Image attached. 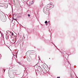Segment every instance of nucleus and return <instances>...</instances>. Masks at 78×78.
<instances>
[{
	"label": "nucleus",
	"mask_w": 78,
	"mask_h": 78,
	"mask_svg": "<svg viewBox=\"0 0 78 78\" xmlns=\"http://www.w3.org/2000/svg\"><path fill=\"white\" fill-rule=\"evenodd\" d=\"M18 63H19V64H20V65H21V66H23V67H24V66L22 65V64L21 63H20V62H18Z\"/></svg>",
	"instance_id": "20e7f679"
},
{
	"label": "nucleus",
	"mask_w": 78,
	"mask_h": 78,
	"mask_svg": "<svg viewBox=\"0 0 78 78\" xmlns=\"http://www.w3.org/2000/svg\"><path fill=\"white\" fill-rule=\"evenodd\" d=\"M31 5H33V3H34V2H33V1H32L31 2Z\"/></svg>",
	"instance_id": "423d86ee"
},
{
	"label": "nucleus",
	"mask_w": 78,
	"mask_h": 78,
	"mask_svg": "<svg viewBox=\"0 0 78 78\" xmlns=\"http://www.w3.org/2000/svg\"><path fill=\"white\" fill-rule=\"evenodd\" d=\"M45 23L46 24V25H47V21H46L45 22Z\"/></svg>",
	"instance_id": "0eeeda50"
},
{
	"label": "nucleus",
	"mask_w": 78,
	"mask_h": 78,
	"mask_svg": "<svg viewBox=\"0 0 78 78\" xmlns=\"http://www.w3.org/2000/svg\"><path fill=\"white\" fill-rule=\"evenodd\" d=\"M0 4H2V3H0Z\"/></svg>",
	"instance_id": "ddd939ff"
},
{
	"label": "nucleus",
	"mask_w": 78,
	"mask_h": 78,
	"mask_svg": "<svg viewBox=\"0 0 78 78\" xmlns=\"http://www.w3.org/2000/svg\"><path fill=\"white\" fill-rule=\"evenodd\" d=\"M12 36H13V35H14V33H12Z\"/></svg>",
	"instance_id": "6e6552de"
},
{
	"label": "nucleus",
	"mask_w": 78,
	"mask_h": 78,
	"mask_svg": "<svg viewBox=\"0 0 78 78\" xmlns=\"http://www.w3.org/2000/svg\"><path fill=\"white\" fill-rule=\"evenodd\" d=\"M2 20V22H5V20H4V19H1Z\"/></svg>",
	"instance_id": "39448f33"
},
{
	"label": "nucleus",
	"mask_w": 78,
	"mask_h": 78,
	"mask_svg": "<svg viewBox=\"0 0 78 78\" xmlns=\"http://www.w3.org/2000/svg\"><path fill=\"white\" fill-rule=\"evenodd\" d=\"M28 16L29 17H30V14H28Z\"/></svg>",
	"instance_id": "1a4fd4ad"
},
{
	"label": "nucleus",
	"mask_w": 78,
	"mask_h": 78,
	"mask_svg": "<svg viewBox=\"0 0 78 78\" xmlns=\"http://www.w3.org/2000/svg\"><path fill=\"white\" fill-rule=\"evenodd\" d=\"M1 12H2V11H0V15L1 14Z\"/></svg>",
	"instance_id": "9d476101"
},
{
	"label": "nucleus",
	"mask_w": 78,
	"mask_h": 78,
	"mask_svg": "<svg viewBox=\"0 0 78 78\" xmlns=\"http://www.w3.org/2000/svg\"><path fill=\"white\" fill-rule=\"evenodd\" d=\"M5 69H4V72H5Z\"/></svg>",
	"instance_id": "9b49d317"
},
{
	"label": "nucleus",
	"mask_w": 78,
	"mask_h": 78,
	"mask_svg": "<svg viewBox=\"0 0 78 78\" xmlns=\"http://www.w3.org/2000/svg\"><path fill=\"white\" fill-rule=\"evenodd\" d=\"M48 8L46 7H44L43 9V11L45 12H47L48 11H49V9L50 8V7H48Z\"/></svg>",
	"instance_id": "f257e3e1"
},
{
	"label": "nucleus",
	"mask_w": 78,
	"mask_h": 78,
	"mask_svg": "<svg viewBox=\"0 0 78 78\" xmlns=\"http://www.w3.org/2000/svg\"><path fill=\"white\" fill-rule=\"evenodd\" d=\"M48 22H50V21H48Z\"/></svg>",
	"instance_id": "4468645a"
},
{
	"label": "nucleus",
	"mask_w": 78,
	"mask_h": 78,
	"mask_svg": "<svg viewBox=\"0 0 78 78\" xmlns=\"http://www.w3.org/2000/svg\"><path fill=\"white\" fill-rule=\"evenodd\" d=\"M38 71H39V72H42V69H40L39 68L38 69Z\"/></svg>",
	"instance_id": "7ed1b4c3"
},
{
	"label": "nucleus",
	"mask_w": 78,
	"mask_h": 78,
	"mask_svg": "<svg viewBox=\"0 0 78 78\" xmlns=\"http://www.w3.org/2000/svg\"><path fill=\"white\" fill-rule=\"evenodd\" d=\"M57 78H60V77H57Z\"/></svg>",
	"instance_id": "f8f14e48"
},
{
	"label": "nucleus",
	"mask_w": 78,
	"mask_h": 78,
	"mask_svg": "<svg viewBox=\"0 0 78 78\" xmlns=\"http://www.w3.org/2000/svg\"><path fill=\"white\" fill-rule=\"evenodd\" d=\"M47 7H49L50 8H53L54 7V5L52 4H50L48 5Z\"/></svg>",
	"instance_id": "f03ea898"
}]
</instances>
